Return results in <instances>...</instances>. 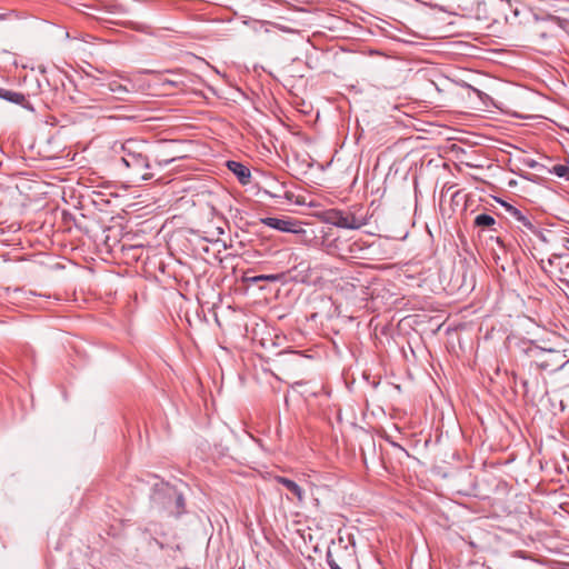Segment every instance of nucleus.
<instances>
[{
  "instance_id": "f257e3e1",
  "label": "nucleus",
  "mask_w": 569,
  "mask_h": 569,
  "mask_svg": "<svg viewBox=\"0 0 569 569\" xmlns=\"http://www.w3.org/2000/svg\"><path fill=\"white\" fill-rule=\"evenodd\" d=\"M440 288L449 295H466L475 288V272L466 260L455 262L439 274Z\"/></svg>"
},
{
  "instance_id": "f03ea898",
  "label": "nucleus",
  "mask_w": 569,
  "mask_h": 569,
  "mask_svg": "<svg viewBox=\"0 0 569 569\" xmlns=\"http://www.w3.org/2000/svg\"><path fill=\"white\" fill-rule=\"evenodd\" d=\"M144 148L146 146L143 142H139L132 139L127 140L121 146V161L127 168L131 169L132 172L140 177L142 180H150L154 177V174L149 171L151 164Z\"/></svg>"
},
{
  "instance_id": "7ed1b4c3",
  "label": "nucleus",
  "mask_w": 569,
  "mask_h": 569,
  "mask_svg": "<svg viewBox=\"0 0 569 569\" xmlns=\"http://www.w3.org/2000/svg\"><path fill=\"white\" fill-rule=\"evenodd\" d=\"M453 82L437 68L429 67V109L446 108L452 100Z\"/></svg>"
},
{
  "instance_id": "20e7f679",
  "label": "nucleus",
  "mask_w": 569,
  "mask_h": 569,
  "mask_svg": "<svg viewBox=\"0 0 569 569\" xmlns=\"http://www.w3.org/2000/svg\"><path fill=\"white\" fill-rule=\"evenodd\" d=\"M537 237L540 239V241L550 246L552 253L548 260L549 264H553L556 259L561 260L565 257L563 250L558 248V242H568V237L563 232L546 229L538 231Z\"/></svg>"
},
{
  "instance_id": "39448f33",
  "label": "nucleus",
  "mask_w": 569,
  "mask_h": 569,
  "mask_svg": "<svg viewBox=\"0 0 569 569\" xmlns=\"http://www.w3.org/2000/svg\"><path fill=\"white\" fill-rule=\"evenodd\" d=\"M452 13L429 3V21L435 24V38L447 37L443 27L452 24Z\"/></svg>"
},
{
  "instance_id": "423d86ee",
  "label": "nucleus",
  "mask_w": 569,
  "mask_h": 569,
  "mask_svg": "<svg viewBox=\"0 0 569 569\" xmlns=\"http://www.w3.org/2000/svg\"><path fill=\"white\" fill-rule=\"evenodd\" d=\"M327 220L336 227L346 229H359L365 224L363 220L359 219L355 213L341 210H330Z\"/></svg>"
},
{
  "instance_id": "0eeeda50",
  "label": "nucleus",
  "mask_w": 569,
  "mask_h": 569,
  "mask_svg": "<svg viewBox=\"0 0 569 569\" xmlns=\"http://www.w3.org/2000/svg\"><path fill=\"white\" fill-rule=\"evenodd\" d=\"M260 222L264 226H268L272 229L282 231V232H291V233H300L305 232L301 228H298V221L291 218L280 219L276 217H266L261 218Z\"/></svg>"
},
{
  "instance_id": "6e6552de",
  "label": "nucleus",
  "mask_w": 569,
  "mask_h": 569,
  "mask_svg": "<svg viewBox=\"0 0 569 569\" xmlns=\"http://www.w3.org/2000/svg\"><path fill=\"white\" fill-rule=\"evenodd\" d=\"M566 356L559 351L548 350L543 351L539 362V367L545 370H559L567 363Z\"/></svg>"
},
{
  "instance_id": "1a4fd4ad",
  "label": "nucleus",
  "mask_w": 569,
  "mask_h": 569,
  "mask_svg": "<svg viewBox=\"0 0 569 569\" xmlns=\"http://www.w3.org/2000/svg\"><path fill=\"white\" fill-rule=\"evenodd\" d=\"M227 167L232 173H234L241 184L250 183L251 173L244 164L237 161H228Z\"/></svg>"
},
{
  "instance_id": "9d476101",
  "label": "nucleus",
  "mask_w": 569,
  "mask_h": 569,
  "mask_svg": "<svg viewBox=\"0 0 569 569\" xmlns=\"http://www.w3.org/2000/svg\"><path fill=\"white\" fill-rule=\"evenodd\" d=\"M276 480H277L278 483H281L282 486H284L286 489L293 497H296L299 502L303 501V499H305V491L302 490V488L298 483H296L295 481H292V480H290L288 478H284V477H277Z\"/></svg>"
},
{
  "instance_id": "9b49d317",
  "label": "nucleus",
  "mask_w": 569,
  "mask_h": 569,
  "mask_svg": "<svg viewBox=\"0 0 569 569\" xmlns=\"http://www.w3.org/2000/svg\"><path fill=\"white\" fill-rule=\"evenodd\" d=\"M475 226L482 229H493L496 219L488 213H480L475 218Z\"/></svg>"
},
{
  "instance_id": "f8f14e48",
  "label": "nucleus",
  "mask_w": 569,
  "mask_h": 569,
  "mask_svg": "<svg viewBox=\"0 0 569 569\" xmlns=\"http://www.w3.org/2000/svg\"><path fill=\"white\" fill-rule=\"evenodd\" d=\"M0 98L4 99L7 101H10V102L17 103V104H22L26 101V97L22 93L1 89V88H0Z\"/></svg>"
},
{
  "instance_id": "ddd939ff",
  "label": "nucleus",
  "mask_w": 569,
  "mask_h": 569,
  "mask_svg": "<svg viewBox=\"0 0 569 569\" xmlns=\"http://www.w3.org/2000/svg\"><path fill=\"white\" fill-rule=\"evenodd\" d=\"M509 212L523 227H526L528 229H533L532 222L519 209H517L515 207H510Z\"/></svg>"
},
{
  "instance_id": "4468645a",
  "label": "nucleus",
  "mask_w": 569,
  "mask_h": 569,
  "mask_svg": "<svg viewBox=\"0 0 569 569\" xmlns=\"http://www.w3.org/2000/svg\"><path fill=\"white\" fill-rule=\"evenodd\" d=\"M551 173L556 174L559 178L569 179V167L566 164H556L550 170Z\"/></svg>"
},
{
  "instance_id": "2eb2a0df",
  "label": "nucleus",
  "mask_w": 569,
  "mask_h": 569,
  "mask_svg": "<svg viewBox=\"0 0 569 569\" xmlns=\"http://www.w3.org/2000/svg\"><path fill=\"white\" fill-rule=\"evenodd\" d=\"M109 90L112 91L113 93H117V94H122V93H127L128 92V89L122 86L121 83H119L118 81H111L109 84Z\"/></svg>"
},
{
  "instance_id": "dca6fc26",
  "label": "nucleus",
  "mask_w": 569,
  "mask_h": 569,
  "mask_svg": "<svg viewBox=\"0 0 569 569\" xmlns=\"http://www.w3.org/2000/svg\"><path fill=\"white\" fill-rule=\"evenodd\" d=\"M279 278L280 277L278 274H261V276L253 277L251 280L253 282H259V281L274 282V281H278Z\"/></svg>"
},
{
  "instance_id": "f3484780",
  "label": "nucleus",
  "mask_w": 569,
  "mask_h": 569,
  "mask_svg": "<svg viewBox=\"0 0 569 569\" xmlns=\"http://www.w3.org/2000/svg\"><path fill=\"white\" fill-rule=\"evenodd\" d=\"M559 269L563 276L569 277V261L559 262Z\"/></svg>"
},
{
  "instance_id": "a211bd4d",
  "label": "nucleus",
  "mask_w": 569,
  "mask_h": 569,
  "mask_svg": "<svg viewBox=\"0 0 569 569\" xmlns=\"http://www.w3.org/2000/svg\"><path fill=\"white\" fill-rule=\"evenodd\" d=\"M558 248H560V250H563L566 257L567 252H569V238L568 242H558Z\"/></svg>"
},
{
  "instance_id": "6ab92c4d",
  "label": "nucleus",
  "mask_w": 569,
  "mask_h": 569,
  "mask_svg": "<svg viewBox=\"0 0 569 569\" xmlns=\"http://www.w3.org/2000/svg\"><path fill=\"white\" fill-rule=\"evenodd\" d=\"M172 161H174V158L161 159V160H158L156 163H157L159 167H164V166L170 164Z\"/></svg>"
},
{
  "instance_id": "aec40b11",
  "label": "nucleus",
  "mask_w": 569,
  "mask_h": 569,
  "mask_svg": "<svg viewBox=\"0 0 569 569\" xmlns=\"http://www.w3.org/2000/svg\"><path fill=\"white\" fill-rule=\"evenodd\" d=\"M331 569H340L337 563L329 562Z\"/></svg>"
},
{
  "instance_id": "412c9836",
  "label": "nucleus",
  "mask_w": 569,
  "mask_h": 569,
  "mask_svg": "<svg viewBox=\"0 0 569 569\" xmlns=\"http://www.w3.org/2000/svg\"><path fill=\"white\" fill-rule=\"evenodd\" d=\"M435 326H436V329H433V331H438L440 329V327H441V323L440 322H436Z\"/></svg>"
}]
</instances>
